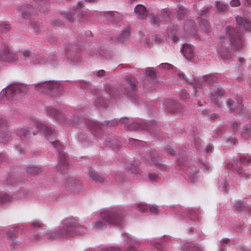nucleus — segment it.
<instances>
[{"mask_svg":"<svg viewBox=\"0 0 251 251\" xmlns=\"http://www.w3.org/2000/svg\"><path fill=\"white\" fill-rule=\"evenodd\" d=\"M86 228L79 226L72 219H67L64 221V227L57 232H50L46 234L47 238L50 240L56 238L72 237L80 234Z\"/></svg>","mask_w":251,"mask_h":251,"instance_id":"f257e3e1","label":"nucleus"},{"mask_svg":"<svg viewBox=\"0 0 251 251\" xmlns=\"http://www.w3.org/2000/svg\"><path fill=\"white\" fill-rule=\"evenodd\" d=\"M125 210L118 207L111 211H104L100 213L101 218L107 223L119 227L125 223Z\"/></svg>","mask_w":251,"mask_h":251,"instance_id":"f03ea898","label":"nucleus"},{"mask_svg":"<svg viewBox=\"0 0 251 251\" xmlns=\"http://www.w3.org/2000/svg\"><path fill=\"white\" fill-rule=\"evenodd\" d=\"M120 122L124 124L125 128L128 130H149L151 133H154L153 129L156 127L154 125H150L149 123H145L144 125L137 123H131L127 118H123L120 120Z\"/></svg>","mask_w":251,"mask_h":251,"instance_id":"7ed1b4c3","label":"nucleus"},{"mask_svg":"<svg viewBox=\"0 0 251 251\" xmlns=\"http://www.w3.org/2000/svg\"><path fill=\"white\" fill-rule=\"evenodd\" d=\"M62 88L61 86L58 83L51 81L45 82L35 85L36 90L45 93L50 92L51 94H53V93H59Z\"/></svg>","mask_w":251,"mask_h":251,"instance_id":"20e7f679","label":"nucleus"},{"mask_svg":"<svg viewBox=\"0 0 251 251\" xmlns=\"http://www.w3.org/2000/svg\"><path fill=\"white\" fill-rule=\"evenodd\" d=\"M226 38L230 39L231 44L235 49H238L242 47V42L241 33L232 27H227Z\"/></svg>","mask_w":251,"mask_h":251,"instance_id":"39448f33","label":"nucleus"},{"mask_svg":"<svg viewBox=\"0 0 251 251\" xmlns=\"http://www.w3.org/2000/svg\"><path fill=\"white\" fill-rule=\"evenodd\" d=\"M26 91V86L23 84H14L2 90L0 94V99L5 94L7 97H14L17 94H22Z\"/></svg>","mask_w":251,"mask_h":251,"instance_id":"423d86ee","label":"nucleus"},{"mask_svg":"<svg viewBox=\"0 0 251 251\" xmlns=\"http://www.w3.org/2000/svg\"><path fill=\"white\" fill-rule=\"evenodd\" d=\"M47 114L50 116L58 119L68 126H74L79 123V119L78 118L73 119L71 118V120L66 119L61 113L53 108H48L47 109Z\"/></svg>","mask_w":251,"mask_h":251,"instance_id":"0eeeda50","label":"nucleus"},{"mask_svg":"<svg viewBox=\"0 0 251 251\" xmlns=\"http://www.w3.org/2000/svg\"><path fill=\"white\" fill-rule=\"evenodd\" d=\"M32 125L38 130L42 131L47 137L51 136L55 139L56 132L48 125L36 120L33 122Z\"/></svg>","mask_w":251,"mask_h":251,"instance_id":"6e6552de","label":"nucleus"},{"mask_svg":"<svg viewBox=\"0 0 251 251\" xmlns=\"http://www.w3.org/2000/svg\"><path fill=\"white\" fill-rule=\"evenodd\" d=\"M50 142L59 152L58 164L57 167L59 169L62 170L63 168H62V167H65L68 163L66 159V155L62 151V146L58 141L51 140Z\"/></svg>","mask_w":251,"mask_h":251,"instance_id":"1a4fd4ad","label":"nucleus"},{"mask_svg":"<svg viewBox=\"0 0 251 251\" xmlns=\"http://www.w3.org/2000/svg\"><path fill=\"white\" fill-rule=\"evenodd\" d=\"M83 7V4L82 2H79L75 8V12L73 15H72L70 13H64L62 15L66 17L69 21H73L74 17L75 16H77L78 18V21L80 22H83L86 19V15L85 12L80 10V8Z\"/></svg>","mask_w":251,"mask_h":251,"instance_id":"9d476101","label":"nucleus"},{"mask_svg":"<svg viewBox=\"0 0 251 251\" xmlns=\"http://www.w3.org/2000/svg\"><path fill=\"white\" fill-rule=\"evenodd\" d=\"M65 188L68 191L78 193L81 191V184L78 180L72 178L66 180Z\"/></svg>","mask_w":251,"mask_h":251,"instance_id":"9b49d317","label":"nucleus"},{"mask_svg":"<svg viewBox=\"0 0 251 251\" xmlns=\"http://www.w3.org/2000/svg\"><path fill=\"white\" fill-rule=\"evenodd\" d=\"M0 60L12 62L17 60V55L8 47H4L0 50Z\"/></svg>","mask_w":251,"mask_h":251,"instance_id":"f8f14e48","label":"nucleus"},{"mask_svg":"<svg viewBox=\"0 0 251 251\" xmlns=\"http://www.w3.org/2000/svg\"><path fill=\"white\" fill-rule=\"evenodd\" d=\"M216 78L213 75H206L203 76L202 81L195 79L194 82H192L193 85L194 91L196 93V89L197 88H201L203 87L204 84H210L215 82Z\"/></svg>","mask_w":251,"mask_h":251,"instance_id":"ddd939ff","label":"nucleus"},{"mask_svg":"<svg viewBox=\"0 0 251 251\" xmlns=\"http://www.w3.org/2000/svg\"><path fill=\"white\" fill-rule=\"evenodd\" d=\"M7 127V122L3 118H0V131L1 132L0 142L1 143H6L11 137V133L9 131L4 132L6 130Z\"/></svg>","mask_w":251,"mask_h":251,"instance_id":"4468645a","label":"nucleus"},{"mask_svg":"<svg viewBox=\"0 0 251 251\" xmlns=\"http://www.w3.org/2000/svg\"><path fill=\"white\" fill-rule=\"evenodd\" d=\"M37 133V131L31 132L30 128L26 126L20 127L16 131V135L20 137L21 140L29 138L31 135H35Z\"/></svg>","mask_w":251,"mask_h":251,"instance_id":"2eb2a0df","label":"nucleus"},{"mask_svg":"<svg viewBox=\"0 0 251 251\" xmlns=\"http://www.w3.org/2000/svg\"><path fill=\"white\" fill-rule=\"evenodd\" d=\"M208 8H205L203 10H201L200 13V16L199 18L201 28L206 33H208L210 31V26L208 21L207 20L203 19V16L206 14L208 13Z\"/></svg>","mask_w":251,"mask_h":251,"instance_id":"dca6fc26","label":"nucleus"},{"mask_svg":"<svg viewBox=\"0 0 251 251\" xmlns=\"http://www.w3.org/2000/svg\"><path fill=\"white\" fill-rule=\"evenodd\" d=\"M85 123L95 136H99L101 134V127L98 123L89 119L86 120Z\"/></svg>","mask_w":251,"mask_h":251,"instance_id":"f3484780","label":"nucleus"},{"mask_svg":"<svg viewBox=\"0 0 251 251\" xmlns=\"http://www.w3.org/2000/svg\"><path fill=\"white\" fill-rule=\"evenodd\" d=\"M134 12L137 17L140 19L146 18L148 15L146 7L142 4H138L135 6Z\"/></svg>","mask_w":251,"mask_h":251,"instance_id":"a211bd4d","label":"nucleus"},{"mask_svg":"<svg viewBox=\"0 0 251 251\" xmlns=\"http://www.w3.org/2000/svg\"><path fill=\"white\" fill-rule=\"evenodd\" d=\"M182 50L187 59L192 60L194 56V52L191 45L188 44H183Z\"/></svg>","mask_w":251,"mask_h":251,"instance_id":"6ab92c4d","label":"nucleus"},{"mask_svg":"<svg viewBox=\"0 0 251 251\" xmlns=\"http://www.w3.org/2000/svg\"><path fill=\"white\" fill-rule=\"evenodd\" d=\"M224 94V90L221 88V87H216L214 90V93H211L212 97L211 100L215 102V103L218 106L220 107L221 104L219 102V100H217L216 97L218 96H222Z\"/></svg>","mask_w":251,"mask_h":251,"instance_id":"aec40b11","label":"nucleus"},{"mask_svg":"<svg viewBox=\"0 0 251 251\" xmlns=\"http://www.w3.org/2000/svg\"><path fill=\"white\" fill-rule=\"evenodd\" d=\"M87 174L90 177L96 182L102 183L104 181V178L103 177L100 176L91 168L88 169Z\"/></svg>","mask_w":251,"mask_h":251,"instance_id":"412c9836","label":"nucleus"},{"mask_svg":"<svg viewBox=\"0 0 251 251\" xmlns=\"http://www.w3.org/2000/svg\"><path fill=\"white\" fill-rule=\"evenodd\" d=\"M184 27V30L187 34L190 35L195 34V26L193 21H188L186 22Z\"/></svg>","mask_w":251,"mask_h":251,"instance_id":"4be33fe9","label":"nucleus"},{"mask_svg":"<svg viewBox=\"0 0 251 251\" xmlns=\"http://www.w3.org/2000/svg\"><path fill=\"white\" fill-rule=\"evenodd\" d=\"M219 53L221 57L226 59H229L232 55L228 49L225 47H222L219 49Z\"/></svg>","mask_w":251,"mask_h":251,"instance_id":"5701e85b","label":"nucleus"},{"mask_svg":"<svg viewBox=\"0 0 251 251\" xmlns=\"http://www.w3.org/2000/svg\"><path fill=\"white\" fill-rule=\"evenodd\" d=\"M226 103L230 109V112L233 111L235 108H236L237 110H241L242 109V105L241 103H238V105L236 107L234 104V102L230 99H228L226 100Z\"/></svg>","mask_w":251,"mask_h":251,"instance_id":"b1692460","label":"nucleus"},{"mask_svg":"<svg viewBox=\"0 0 251 251\" xmlns=\"http://www.w3.org/2000/svg\"><path fill=\"white\" fill-rule=\"evenodd\" d=\"M216 5L219 12H224L228 10V5L220 1H216Z\"/></svg>","mask_w":251,"mask_h":251,"instance_id":"393cba45","label":"nucleus"},{"mask_svg":"<svg viewBox=\"0 0 251 251\" xmlns=\"http://www.w3.org/2000/svg\"><path fill=\"white\" fill-rule=\"evenodd\" d=\"M251 135V125H247L243 127V136L245 138H247Z\"/></svg>","mask_w":251,"mask_h":251,"instance_id":"a878e982","label":"nucleus"},{"mask_svg":"<svg viewBox=\"0 0 251 251\" xmlns=\"http://www.w3.org/2000/svg\"><path fill=\"white\" fill-rule=\"evenodd\" d=\"M41 169L37 167L32 166L27 168L26 171L28 174L35 175L41 172Z\"/></svg>","mask_w":251,"mask_h":251,"instance_id":"bb28decb","label":"nucleus"},{"mask_svg":"<svg viewBox=\"0 0 251 251\" xmlns=\"http://www.w3.org/2000/svg\"><path fill=\"white\" fill-rule=\"evenodd\" d=\"M11 198L4 194H0V203L2 204L6 203L10 201Z\"/></svg>","mask_w":251,"mask_h":251,"instance_id":"cd10ccee","label":"nucleus"},{"mask_svg":"<svg viewBox=\"0 0 251 251\" xmlns=\"http://www.w3.org/2000/svg\"><path fill=\"white\" fill-rule=\"evenodd\" d=\"M149 21L152 25H157L159 23L160 19L153 14L149 15Z\"/></svg>","mask_w":251,"mask_h":251,"instance_id":"c85d7f7f","label":"nucleus"},{"mask_svg":"<svg viewBox=\"0 0 251 251\" xmlns=\"http://www.w3.org/2000/svg\"><path fill=\"white\" fill-rule=\"evenodd\" d=\"M129 28H125L123 31H122L119 39L122 41H124V39L129 36Z\"/></svg>","mask_w":251,"mask_h":251,"instance_id":"c756f323","label":"nucleus"},{"mask_svg":"<svg viewBox=\"0 0 251 251\" xmlns=\"http://www.w3.org/2000/svg\"><path fill=\"white\" fill-rule=\"evenodd\" d=\"M94 227L96 229H103L106 228V225L101 221H98L95 223Z\"/></svg>","mask_w":251,"mask_h":251,"instance_id":"7c9ffc66","label":"nucleus"},{"mask_svg":"<svg viewBox=\"0 0 251 251\" xmlns=\"http://www.w3.org/2000/svg\"><path fill=\"white\" fill-rule=\"evenodd\" d=\"M145 74L148 76L150 77L153 81L156 79V74L153 71L151 70H146Z\"/></svg>","mask_w":251,"mask_h":251,"instance_id":"2f4dec72","label":"nucleus"},{"mask_svg":"<svg viewBox=\"0 0 251 251\" xmlns=\"http://www.w3.org/2000/svg\"><path fill=\"white\" fill-rule=\"evenodd\" d=\"M10 29V25L6 23H2L0 24V32H5Z\"/></svg>","mask_w":251,"mask_h":251,"instance_id":"473e14b6","label":"nucleus"},{"mask_svg":"<svg viewBox=\"0 0 251 251\" xmlns=\"http://www.w3.org/2000/svg\"><path fill=\"white\" fill-rule=\"evenodd\" d=\"M128 85L129 89H131L133 91H135L137 90L136 85L135 84V80L134 78H131L129 81L127 82Z\"/></svg>","mask_w":251,"mask_h":251,"instance_id":"72a5a7b5","label":"nucleus"},{"mask_svg":"<svg viewBox=\"0 0 251 251\" xmlns=\"http://www.w3.org/2000/svg\"><path fill=\"white\" fill-rule=\"evenodd\" d=\"M186 14V10L183 7H180L177 11V16L181 18Z\"/></svg>","mask_w":251,"mask_h":251,"instance_id":"f704fd0d","label":"nucleus"},{"mask_svg":"<svg viewBox=\"0 0 251 251\" xmlns=\"http://www.w3.org/2000/svg\"><path fill=\"white\" fill-rule=\"evenodd\" d=\"M148 177L151 181H157L159 179L158 175L155 173L149 174Z\"/></svg>","mask_w":251,"mask_h":251,"instance_id":"c9c22d12","label":"nucleus"},{"mask_svg":"<svg viewBox=\"0 0 251 251\" xmlns=\"http://www.w3.org/2000/svg\"><path fill=\"white\" fill-rule=\"evenodd\" d=\"M113 19V20L115 22L121 20L122 19V16L121 14L118 13L117 12H113L112 13Z\"/></svg>","mask_w":251,"mask_h":251,"instance_id":"e433bc0d","label":"nucleus"},{"mask_svg":"<svg viewBox=\"0 0 251 251\" xmlns=\"http://www.w3.org/2000/svg\"><path fill=\"white\" fill-rule=\"evenodd\" d=\"M95 104L96 106L98 107H99L100 106L101 107H104L105 105V102L101 98H99L96 101Z\"/></svg>","mask_w":251,"mask_h":251,"instance_id":"4c0bfd02","label":"nucleus"},{"mask_svg":"<svg viewBox=\"0 0 251 251\" xmlns=\"http://www.w3.org/2000/svg\"><path fill=\"white\" fill-rule=\"evenodd\" d=\"M152 41L155 42L157 44L161 43L162 41V38L161 36L159 35H156L152 36Z\"/></svg>","mask_w":251,"mask_h":251,"instance_id":"58836bf2","label":"nucleus"},{"mask_svg":"<svg viewBox=\"0 0 251 251\" xmlns=\"http://www.w3.org/2000/svg\"><path fill=\"white\" fill-rule=\"evenodd\" d=\"M245 19L241 16H237L236 18V21L238 25H243L244 22L246 21Z\"/></svg>","mask_w":251,"mask_h":251,"instance_id":"ea45409f","label":"nucleus"},{"mask_svg":"<svg viewBox=\"0 0 251 251\" xmlns=\"http://www.w3.org/2000/svg\"><path fill=\"white\" fill-rule=\"evenodd\" d=\"M243 25L245 29L247 30H250L251 29V22L248 20H246Z\"/></svg>","mask_w":251,"mask_h":251,"instance_id":"a19ab883","label":"nucleus"},{"mask_svg":"<svg viewBox=\"0 0 251 251\" xmlns=\"http://www.w3.org/2000/svg\"><path fill=\"white\" fill-rule=\"evenodd\" d=\"M251 159L250 157H247L246 156H243L240 158V161L242 164H245L249 162H250Z\"/></svg>","mask_w":251,"mask_h":251,"instance_id":"79ce46f5","label":"nucleus"},{"mask_svg":"<svg viewBox=\"0 0 251 251\" xmlns=\"http://www.w3.org/2000/svg\"><path fill=\"white\" fill-rule=\"evenodd\" d=\"M240 4L239 0H231L230 1V5L232 7H238L240 5Z\"/></svg>","mask_w":251,"mask_h":251,"instance_id":"37998d69","label":"nucleus"},{"mask_svg":"<svg viewBox=\"0 0 251 251\" xmlns=\"http://www.w3.org/2000/svg\"><path fill=\"white\" fill-rule=\"evenodd\" d=\"M180 97L183 100H187L189 97V94L186 90L182 91L180 94Z\"/></svg>","mask_w":251,"mask_h":251,"instance_id":"c03bdc74","label":"nucleus"},{"mask_svg":"<svg viewBox=\"0 0 251 251\" xmlns=\"http://www.w3.org/2000/svg\"><path fill=\"white\" fill-rule=\"evenodd\" d=\"M137 208L139 211L141 212H144L147 209L146 206L143 204H138L137 206Z\"/></svg>","mask_w":251,"mask_h":251,"instance_id":"a18cd8bd","label":"nucleus"},{"mask_svg":"<svg viewBox=\"0 0 251 251\" xmlns=\"http://www.w3.org/2000/svg\"><path fill=\"white\" fill-rule=\"evenodd\" d=\"M101 251H120L119 249L117 248L110 247V248H103Z\"/></svg>","mask_w":251,"mask_h":251,"instance_id":"49530a36","label":"nucleus"},{"mask_svg":"<svg viewBox=\"0 0 251 251\" xmlns=\"http://www.w3.org/2000/svg\"><path fill=\"white\" fill-rule=\"evenodd\" d=\"M162 67L165 69H170L173 68V65L169 63H164L162 64Z\"/></svg>","mask_w":251,"mask_h":251,"instance_id":"de8ad7c7","label":"nucleus"},{"mask_svg":"<svg viewBox=\"0 0 251 251\" xmlns=\"http://www.w3.org/2000/svg\"><path fill=\"white\" fill-rule=\"evenodd\" d=\"M150 212L151 214H156L157 212V208L155 206H152L150 208Z\"/></svg>","mask_w":251,"mask_h":251,"instance_id":"09e8293b","label":"nucleus"},{"mask_svg":"<svg viewBox=\"0 0 251 251\" xmlns=\"http://www.w3.org/2000/svg\"><path fill=\"white\" fill-rule=\"evenodd\" d=\"M18 245V242L16 241L13 240L11 243V248L15 249Z\"/></svg>","mask_w":251,"mask_h":251,"instance_id":"8fccbe9b","label":"nucleus"},{"mask_svg":"<svg viewBox=\"0 0 251 251\" xmlns=\"http://www.w3.org/2000/svg\"><path fill=\"white\" fill-rule=\"evenodd\" d=\"M23 55L25 58L28 57L30 56V52L29 50H24L23 52Z\"/></svg>","mask_w":251,"mask_h":251,"instance_id":"3c124183","label":"nucleus"},{"mask_svg":"<svg viewBox=\"0 0 251 251\" xmlns=\"http://www.w3.org/2000/svg\"><path fill=\"white\" fill-rule=\"evenodd\" d=\"M105 74V71L103 70H101L97 72V75L99 76H102Z\"/></svg>","mask_w":251,"mask_h":251,"instance_id":"603ef678","label":"nucleus"},{"mask_svg":"<svg viewBox=\"0 0 251 251\" xmlns=\"http://www.w3.org/2000/svg\"><path fill=\"white\" fill-rule=\"evenodd\" d=\"M117 124V122L116 121V120H113V121H111L110 122H109L108 123V126H115Z\"/></svg>","mask_w":251,"mask_h":251,"instance_id":"864d4df0","label":"nucleus"},{"mask_svg":"<svg viewBox=\"0 0 251 251\" xmlns=\"http://www.w3.org/2000/svg\"><path fill=\"white\" fill-rule=\"evenodd\" d=\"M30 14V12L26 11L25 12H22V15L23 18H26Z\"/></svg>","mask_w":251,"mask_h":251,"instance_id":"5fc2aeb1","label":"nucleus"},{"mask_svg":"<svg viewBox=\"0 0 251 251\" xmlns=\"http://www.w3.org/2000/svg\"><path fill=\"white\" fill-rule=\"evenodd\" d=\"M32 226L35 227H39L41 226V223L39 222H34L32 223Z\"/></svg>","mask_w":251,"mask_h":251,"instance_id":"6e6d98bb","label":"nucleus"},{"mask_svg":"<svg viewBox=\"0 0 251 251\" xmlns=\"http://www.w3.org/2000/svg\"><path fill=\"white\" fill-rule=\"evenodd\" d=\"M39 25H37V24H35L34 25H33V28L34 30L36 32H37L39 30Z\"/></svg>","mask_w":251,"mask_h":251,"instance_id":"4d7b16f0","label":"nucleus"},{"mask_svg":"<svg viewBox=\"0 0 251 251\" xmlns=\"http://www.w3.org/2000/svg\"><path fill=\"white\" fill-rule=\"evenodd\" d=\"M237 123H233L232 124V128H233V130L235 131H236L237 130Z\"/></svg>","mask_w":251,"mask_h":251,"instance_id":"13d9d810","label":"nucleus"},{"mask_svg":"<svg viewBox=\"0 0 251 251\" xmlns=\"http://www.w3.org/2000/svg\"><path fill=\"white\" fill-rule=\"evenodd\" d=\"M228 241L229 240L228 239H225V240H223L222 241V245L224 246H225V245L226 244H227L228 242Z\"/></svg>","mask_w":251,"mask_h":251,"instance_id":"bf43d9fd","label":"nucleus"},{"mask_svg":"<svg viewBox=\"0 0 251 251\" xmlns=\"http://www.w3.org/2000/svg\"><path fill=\"white\" fill-rule=\"evenodd\" d=\"M53 24L56 25V26H58V25H62V23L60 21H54L53 22Z\"/></svg>","mask_w":251,"mask_h":251,"instance_id":"052dcab7","label":"nucleus"},{"mask_svg":"<svg viewBox=\"0 0 251 251\" xmlns=\"http://www.w3.org/2000/svg\"><path fill=\"white\" fill-rule=\"evenodd\" d=\"M155 248H157L158 250H160L162 249V246L160 244H156L155 245Z\"/></svg>","mask_w":251,"mask_h":251,"instance_id":"680f3d73","label":"nucleus"},{"mask_svg":"<svg viewBox=\"0 0 251 251\" xmlns=\"http://www.w3.org/2000/svg\"><path fill=\"white\" fill-rule=\"evenodd\" d=\"M127 251H137L134 248L130 246L128 248Z\"/></svg>","mask_w":251,"mask_h":251,"instance_id":"e2e57ef3","label":"nucleus"},{"mask_svg":"<svg viewBox=\"0 0 251 251\" xmlns=\"http://www.w3.org/2000/svg\"><path fill=\"white\" fill-rule=\"evenodd\" d=\"M178 76L180 78H182L184 80H185V75L183 74H178Z\"/></svg>","mask_w":251,"mask_h":251,"instance_id":"0e129e2a","label":"nucleus"},{"mask_svg":"<svg viewBox=\"0 0 251 251\" xmlns=\"http://www.w3.org/2000/svg\"><path fill=\"white\" fill-rule=\"evenodd\" d=\"M245 4L248 5H251V0H246Z\"/></svg>","mask_w":251,"mask_h":251,"instance_id":"69168bd1","label":"nucleus"},{"mask_svg":"<svg viewBox=\"0 0 251 251\" xmlns=\"http://www.w3.org/2000/svg\"><path fill=\"white\" fill-rule=\"evenodd\" d=\"M212 150V147L210 146H207L206 148V151L209 152Z\"/></svg>","mask_w":251,"mask_h":251,"instance_id":"338daca9","label":"nucleus"},{"mask_svg":"<svg viewBox=\"0 0 251 251\" xmlns=\"http://www.w3.org/2000/svg\"><path fill=\"white\" fill-rule=\"evenodd\" d=\"M16 149L18 150V151H19L20 152H23V151H24V150H23L22 149V148H21L19 146H18L16 147Z\"/></svg>","mask_w":251,"mask_h":251,"instance_id":"774afa93","label":"nucleus"}]
</instances>
